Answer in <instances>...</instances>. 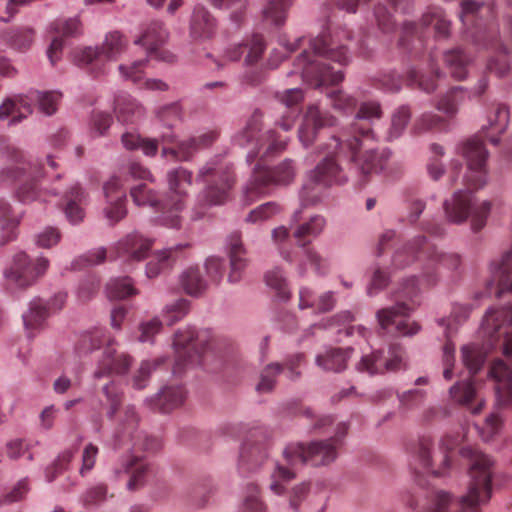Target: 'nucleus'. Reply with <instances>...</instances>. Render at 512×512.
<instances>
[{
  "mask_svg": "<svg viewBox=\"0 0 512 512\" xmlns=\"http://www.w3.org/2000/svg\"><path fill=\"white\" fill-rule=\"evenodd\" d=\"M193 174L183 167L169 170L166 175L169 195L162 207L161 223L169 228H179L180 213L185 207L188 189L192 185Z\"/></svg>",
  "mask_w": 512,
  "mask_h": 512,
  "instance_id": "nucleus-14",
  "label": "nucleus"
},
{
  "mask_svg": "<svg viewBox=\"0 0 512 512\" xmlns=\"http://www.w3.org/2000/svg\"><path fill=\"white\" fill-rule=\"evenodd\" d=\"M103 392L109 403L107 417L109 419L116 418L117 421L113 435L114 448L131 444L133 450L132 453L119 460L118 465L114 468V473L118 478L123 474L128 475L127 489L134 491L143 486L150 469L147 461L135 452L138 450L155 451L160 447V443L156 438L148 437L138 430V414L132 405L121 407L122 393L114 382L105 385Z\"/></svg>",
  "mask_w": 512,
  "mask_h": 512,
  "instance_id": "nucleus-2",
  "label": "nucleus"
},
{
  "mask_svg": "<svg viewBox=\"0 0 512 512\" xmlns=\"http://www.w3.org/2000/svg\"><path fill=\"white\" fill-rule=\"evenodd\" d=\"M510 111L507 105L493 102L486 108V124L482 126L485 137L494 145L500 141L509 124Z\"/></svg>",
  "mask_w": 512,
  "mask_h": 512,
  "instance_id": "nucleus-34",
  "label": "nucleus"
},
{
  "mask_svg": "<svg viewBox=\"0 0 512 512\" xmlns=\"http://www.w3.org/2000/svg\"><path fill=\"white\" fill-rule=\"evenodd\" d=\"M130 195L136 205L149 206L162 212L163 204L160 203L158 193L149 188L147 184L131 187Z\"/></svg>",
  "mask_w": 512,
  "mask_h": 512,
  "instance_id": "nucleus-52",
  "label": "nucleus"
},
{
  "mask_svg": "<svg viewBox=\"0 0 512 512\" xmlns=\"http://www.w3.org/2000/svg\"><path fill=\"white\" fill-rule=\"evenodd\" d=\"M261 126L262 114L259 111H255L245 127L237 132L233 138L234 143L238 146H252L247 156L250 162L258 157L262 151V156H268L284 150L287 145V138L278 135L273 130L268 131L265 138L259 137Z\"/></svg>",
  "mask_w": 512,
  "mask_h": 512,
  "instance_id": "nucleus-13",
  "label": "nucleus"
},
{
  "mask_svg": "<svg viewBox=\"0 0 512 512\" xmlns=\"http://www.w3.org/2000/svg\"><path fill=\"white\" fill-rule=\"evenodd\" d=\"M459 151L467 164V173L464 176L466 189L455 191L451 198L444 201L443 209L447 220L451 223L460 224L471 217V227L477 232L485 226L491 210L489 201L477 203L473 195L487 183L488 151L483 141L478 138L464 142Z\"/></svg>",
  "mask_w": 512,
  "mask_h": 512,
  "instance_id": "nucleus-3",
  "label": "nucleus"
},
{
  "mask_svg": "<svg viewBox=\"0 0 512 512\" xmlns=\"http://www.w3.org/2000/svg\"><path fill=\"white\" fill-rule=\"evenodd\" d=\"M87 195L78 185H73L64 196V212L68 221L72 224L80 223L84 218L83 205Z\"/></svg>",
  "mask_w": 512,
  "mask_h": 512,
  "instance_id": "nucleus-44",
  "label": "nucleus"
},
{
  "mask_svg": "<svg viewBox=\"0 0 512 512\" xmlns=\"http://www.w3.org/2000/svg\"><path fill=\"white\" fill-rule=\"evenodd\" d=\"M326 226V220L321 215H313L307 222L300 224L293 236L297 241L298 246L304 248L306 259L313 266L318 274H325L329 269L328 261L322 258L316 251L311 248H306L310 243L309 238H316L319 236Z\"/></svg>",
  "mask_w": 512,
  "mask_h": 512,
  "instance_id": "nucleus-22",
  "label": "nucleus"
},
{
  "mask_svg": "<svg viewBox=\"0 0 512 512\" xmlns=\"http://www.w3.org/2000/svg\"><path fill=\"white\" fill-rule=\"evenodd\" d=\"M423 263L421 273V282L416 276H412L401 284L400 296L413 302V298L420 291V285L431 287L438 281L436 266L440 265L450 270H455L460 266L461 259L455 253H443L437 247L431 244L425 236H418L398 248L392 257V266L394 269H405L415 263Z\"/></svg>",
  "mask_w": 512,
  "mask_h": 512,
  "instance_id": "nucleus-5",
  "label": "nucleus"
},
{
  "mask_svg": "<svg viewBox=\"0 0 512 512\" xmlns=\"http://www.w3.org/2000/svg\"><path fill=\"white\" fill-rule=\"evenodd\" d=\"M335 124L336 118L334 116L322 111L316 104L310 105L298 131L299 140L304 147H309L315 141L321 128L334 126Z\"/></svg>",
  "mask_w": 512,
  "mask_h": 512,
  "instance_id": "nucleus-26",
  "label": "nucleus"
},
{
  "mask_svg": "<svg viewBox=\"0 0 512 512\" xmlns=\"http://www.w3.org/2000/svg\"><path fill=\"white\" fill-rule=\"evenodd\" d=\"M277 98L289 109V111L277 121V125L284 131H289L294 126L299 115L297 106L304 98L303 91L300 88L287 89L282 93H277Z\"/></svg>",
  "mask_w": 512,
  "mask_h": 512,
  "instance_id": "nucleus-41",
  "label": "nucleus"
},
{
  "mask_svg": "<svg viewBox=\"0 0 512 512\" xmlns=\"http://www.w3.org/2000/svg\"><path fill=\"white\" fill-rule=\"evenodd\" d=\"M428 28H432L435 35L438 37H447L449 35L450 21L446 19L441 8L434 7L429 9V11L422 16L419 25L413 22L405 23L401 43L404 44L405 37L409 35L416 34L419 37H422V30Z\"/></svg>",
  "mask_w": 512,
  "mask_h": 512,
  "instance_id": "nucleus-29",
  "label": "nucleus"
},
{
  "mask_svg": "<svg viewBox=\"0 0 512 512\" xmlns=\"http://www.w3.org/2000/svg\"><path fill=\"white\" fill-rule=\"evenodd\" d=\"M482 330L491 343L503 338L504 354L512 357V306L489 310L484 317ZM489 373L497 382V406L501 409L512 408V367L498 359L493 362Z\"/></svg>",
  "mask_w": 512,
  "mask_h": 512,
  "instance_id": "nucleus-7",
  "label": "nucleus"
},
{
  "mask_svg": "<svg viewBox=\"0 0 512 512\" xmlns=\"http://www.w3.org/2000/svg\"><path fill=\"white\" fill-rule=\"evenodd\" d=\"M441 78L438 67L430 64V75L420 74L416 69H410L407 72L406 83L410 87H418L419 89L431 93L437 88V80Z\"/></svg>",
  "mask_w": 512,
  "mask_h": 512,
  "instance_id": "nucleus-45",
  "label": "nucleus"
},
{
  "mask_svg": "<svg viewBox=\"0 0 512 512\" xmlns=\"http://www.w3.org/2000/svg\"><path fill=\"white\" fill-rule=\"evenodd\" d=\"M157 118L167 128L171 129L182 120V109L179 103H171L157 111Z\"/></svg>",
  "mask_w": 512,
  "mask_h": 512,
  "instance_id": "nucleus-63",
  "label": "nucleus"
},
{
  "mask_svg": "<svg viewBox=\"0 0 512 512\" xmlns=\"http://www.w3.org/2000/svg\"><path fill=\"white\" fill-rule=\"evenodd\" d=\"M352 351V348H330L319 353L315 358V363L324 371L341 372L346 369Z\"/></svg>",
  "mask_w": 512,
  "mask_h": 512,
  "instance_id": "nucleus-42",
  "label": "nucleus"
},
{
  "mask_svg": "<svg viewBox=\"0 0 512 512\" xmlns=\"http://www.w3.org/2000/svg\"><path fill=\"white\" fill-rule=\"evenodd\" d=\"M444 61L451 75L457 80H463L467 76V66L470 57L460 48L445 52Z\"/></svg>",
  "mask_w": 512,
  "mask_h": 512,
  "instance_id": "nucleus-48",
  "label": "nucleus"
},
{
  "mask_svg": "<svg viewBox=\"0 0 512 512\" xmlns=\"http://www.w3.org/2000/svg\"><path fill=\"white\" fill-rule=\"evenodd\" d=\"M198 178L206 183V188L192 210L194 220L202 218L211 206L223 205L235 182L232 164L220 157L209 160L199 170Z\"/></svg>",
  "mask_w": 512,
  "mask_h": 512,
  "instance_id": "nucleus-8",
  "label": "nucleus"
},
{
  "mask_svg": "<svg viewBox=\"0 0 512 512\" xmlns=\"http://www.w3.org/2000/svg\"><path fill=\"white\" fill-rule=\"evenodd\" d=\"M66 293L59 292L53 298L44 302L40 298H35L30 302L29 310L23 314L24 326L28 330L39 328L49 317L51 312L62 309L66 301Z\"/></svg>",
  "mask_w": 512,
  "mask_h": 512,
  "instance_id": "nucleus-30",
  "label": "nucleus"
},
{
  "mask_svg": "<svg viewBox=\"0 0 512 512\" xmlns=\"http://www.w3.org/2000/svg\"><path fill=\"white\" fill-rule=\"evenodd\" d=\"M167 39L168 32L162 22L152 21L145 27L141 36L135 40V44L143 46L149 57L173 63L176 56L172 52L161 48Z\"/></svg>",
  "mask_w": 512,
  "mask_h": 512,
  "instance_id": "nucleus-25",
  "label": "nucleus"
},
{
  "mask_svg": "<svg viewBox=\"0 0 512 512\" xmlns=\"http://www.w3.org/2000/svg\"><path fill=\"white\" fill-rule=\"evenodd\" d=\"M215 29L216 20L209 10L202 5H196L190 19V37L197 41L207 40L214 35Z\"/></svg>",
  "mask_w": 512,
  "mask_h": 512,
  "instance_id": "nucleus-36",
  "label": "nucleus"
},
{
  "mask_svg": "<svg viewBox=\"0 0 512 512\" xmlns=\"http://www.w3.org/2000/svg\"><path fill=\"white\" fill-rule=\"evenodd\" d=\"M49 267L45 257L31 259L25 252L16 253L10 266L5 270V278L9 285L26 288L42 277Z\"/></svg>",
  "mask_w": 512,
  "mask_h": 512,
  "instance_id": "nucleus-20",
  "label": "nucleus"
},
{
  "mask_svg": "<svg viewBox=\"0 0 512 512\" xmlns=\"http://www.w3.org/2000/svg\"><path fill=\"white\" fill-rule=\"evenodd\" d=\"M293 1L294 0H269L262 11L263 19L275 26L283 25Z\"/></svg>",
  "mask_w": 512,
  "mask_h": 512,
  "instance_id": "nucleus-50",
  "label": "nucleus"
},
{
  "mask_svg": "<svg viewBox=\"0 0 512 512\" xmlns=\"http://www.w3.org/2000/svg\"><path fill=\"white\" fill-rule=\"evenodd\" d=\"M265 281L270 288L275 290L280 299L286 300L290 297L286 278L280 268H274L268 271L265 275Z\"/></svg>",
  "mask_w": 512,
  "mask_h": 512,
  "instance_id": "nucleus-60",
  "label": "nucleus"
},
{
  "mask_svg": "<svg viewBox=\"0 0 512 512\" xmlns=\"http://www.w3.org/2000/svg\"><path fill=\"white\" fill-rule=\"evenodd\" d=\"M297 170L293 160L285 159L273 168H267L258 164L253 172L250 182L247 184L244 196L245 203L251 204L256 198L267 194L271 185H288L295 176Z\"/></svg>",
  "mask_w": 512,
  "mask_h": 512,
  "instance_id": "nucleus-17",
  "label": "nucleus"
},
{
  "mask_svg": "<svg viewBox=\"0 0 512 512\" xmlns=\"http://www.w3.org/2000/svg\"><path fill=\"white\" fill-rule=\"evenodd\" d=\"M462 100L463 92L461 87H454L441 96L436 104V108L448 117H453L457 113L458 106Z\"/></svg>",
  "mask_w": 512,
  "mask_h": 512,
  "instance_id": "nucleus-56",
  "label": "nucleus"
},
{
  "mask_svg": "<svg viewBox=\"0 0 512 512\" xmlns=\"http://www.w3.org/2000/svg\"><path fill=\"white\" fill-rule=\"evenodd\" d=\"M61 93L57 91H35L27 96H13L6 98L0 106V119H10V124H18L32 113L33 101L38 103L42 113L50 116L57 111Z\"/></svg>",
  "mask_w": 512,
  "mask_h": 512,
  "instance_id": "nucleus-15",
  "label": "nucleus"
},
{
  "mask_svg": "<svg viewBox=\"0 0 512 512\" xmlns=\"http://www.w3.org/2000/svg\"><path fill=\"white\" fill-rule=\"evenodd\" d=\"M268 456V444L263 441L248 439L241 447L239 465L246 470L260 466Z\"/></svg>",
  "mask_w": 512,
  "mask_h": 512,
  "instance_id": "nucleus-39",
  "label": "nucleus"
},
{
  "mask_svg": "<svg viewBox=\"0 0 512 512\" xmlns=\"http://www.w3.org/2000/svg\"><path fill=\"white\" fill-rule=\"evenodd\" d=\"M106 290L108 297L112 299H124L138 293L129 277L111 279Z\"/></svg>",
  "mask_w": 512,
  "mask_h": 512,
  "instance_id": "nucleus-55",
  "label": "nucleus"
},
{
  "mask_svg": "<svg viewBox=\"0 0 512 512\" xmlns=\"http://www.w3.org/2000/svg\"><path fill=\"white\" fill-rule=\"evenodd\" d=\"M405 365L404 349L398 344H393L389 346L387 352L378 350L363 356L357 364V370L374 375L398 371Z\"/></svg>",
  "mask_w": 512,
  "mask_h": 512,
  "instance_id": "nucleus-23",
  "label": "nucleus"
},
{
  "mask_svg": "<svg viewBox=\"0 0 512 512\" xmlns=\"http://www.w3.org/2000/svg\"><path fill=\"white\" fill-rule=\"evenodd\" d=\"M266 43L263 36L254 34L241 43L226 48L219 59H215L217 69L224 68L228 63L239 61L244 56L245 66L257 64L263 56Z\"/></svg>",
  "mask_w": 512,
  "mask_h": 512,
  "instance_id": "nucleus-24",
  "label": "nucleus"
},
{
  "mask_svg": "<svg viewBox=\"0 0 512 512\" xmlns=\"http://www.w3.org/2000/svg\"><path fill=\"white\" fill-rule=\"evenodd\" d=\"M173 248L165 249L157 253L146 266V275L148 278L157 277L161 272L169 269L173 262Z\"/></svg>",
  "mask_w": 512,
  "mask_h": 512,
  "instance_id": "nucleus-54",
  "label": "nucleus"
},
{
  "mask_svg": "<svg viewBox=\"0 0 512 512\" xmlns=\"http://www.w3.org/2000/svg\"><path fill=\"white\" fill-rule=\"evenodd\" d=\"M449 394L454 402L466 407L473 414H479L485 405L484 400L478 397L472 380L457 382L450 388Z\"/></svg>",
  "mask_w": 512,
  "mask_h": 512,
  "instance_id": "nucleus-38",
  "label": "nucleus"
},
{
  "mask_svg": "<svg viewBox=\"0 0 512 512\" xmlns=\"http://www.w3.org/2000/svg\"><path fill=\"white\" fill-rule=\"evenodd\" d=\"M495 17L493 4L464 0L461 3L460 20L464 26L465 37L475 45L491 49L497 53L487 63V70L498 77L505 76L510 70L506 48L498 38V31L492 20Z\"/></svg>",
  "mask_w": 512,
  "mask_h": 512,
  "instance_id": "nucleus-6",
  "label": "nucleus"
},
{
  "mask_svg": "<svg viewBox=\"0 0 512 512\" xmlns=\"http://www.w3.org/2000/svg\"><path fill=\"white\" fill-rule=\"evenodd\" d=\"M19 221V217L13 213L11 205L5 199L0 198V229L6 233V241L13 238V232Z\"/></svg>",
  "mask_w": 512,
  "mask_h": 512,
  "instance_id": "nucleus-57",
  "label": "nucleus"
},
{
  "mask_svg": "<svg viewBox=\"0 0 512 512\" xmlns=\"http://www.w3.org/2000/svg\"><path fill=\"white\" fill-rule=\"evenodd\" d=\"M189 310V302L186 299H178L165 306L162 316L168 325H173L185 317Z\"/></svg>",
  "mask_w": 512,
  "mask_h": 512,
  "instance_id": "nucleus-62",
  "label": "nucleus"
},
{
  "mask_svg": "<svg viewBox=\"0 0 512 512\" xmlns=\"http://www.w3.org/2000/svg\"><path fill=\"white\" fill-rule=\"evenodd\" d=\"M114 111L119 122L135 123L144 114L143 107L127 93H120L115 98Z\"/></svg>",
  "mask_w": 512,
  "mask_h": 512,
  "instance_id": "nucleus-43",
  "label": "nucleus"
},
{
  "mask_svg": "<svg viewBox=\"0 0 512 512\" xmlns=\"http://www.w3.org/2000/svg\"><path fill=\"white\" fill-rule=\"evenodd\" d=\"M34 32L29 28H19L7 34L9 44L18 50H26L33 41Z\"/></svg>",
  "mask_w": 512,
  "mask_h": 512,
  "instance_id": "nucleus-64",
  "label": "nucleus"
},
{
  "mask_svg": "<svg viewBox=\"0 0 512 512\" xmlns=\"http://www.w3.org/2000/svg\"><path fill=\"white\" fill-rule=\"evenodd\" d=\"M462 360L471 375L477 373L485 361V354L475 345H467L462 348Z\"/></svg>",
  "mask_w": 512,
  "mask_h": 512,
  "instance_id": "nucleus-61",
  "label": "nucleus"
},
{
  "mask_svg": "<svg viewBox=\"0 0 512 512\" xmlns=\"http://www.w3.org/2000/svg\"><path fill=\"white\" fill-rule=\"evenodd\" d=\"M228 255L230 260L228 281L235 284L241 281L248 266L247 251L237 231L231 233L228 238Z\"/></svg>",
  "mask_w": 512,
  "mask_h": 512,
  "instance_id": "nucleus-35",
  "label": "nucleus"
},
{
  "mask_svg": "<svg viewBox=\"0 0 512 512\" xmlns=\"http://www.w3.org/2000/svg\"><path fill=\"white\" fill-rule=\"evenodd\" d=\"M338 448L329 440L313 441L309 444L288 445L283 454L290 465L310 464L324 466L332 463L338 456Z\"/></svg>",
  "mask_w": 512,
  "mask_h": 512,
  "instance_id": "nucleus-19",
  "label": "nucleus"
},
{
  "mask_svg": "<svg viewBox=\"0 0 512 512\" xmlns=\"http://www.w3.org/2000/svg\"><path fill=\"white\" fill-rule=\"evenodd\" d=\"M173 346V374L180 375L186 368L203 363L210 351L216 349L217 339L210 330H195L189 327L175 334Z\"/></svg>",
  "mask_w": 512,
  "mask_h": 512,
  "instance_id": "nucleus-9",
  "label": "nucleus"
},
{
  "mask_svg": "<svg viewBox=\"0 0 512 512\" xmlns=\"http://www.w3.org/2000/svg\"><path fill=\"white\" fill-rule=\"evenodd\" d=\"M470 483L466 495L456 499L449 492L435 490L424 496L409 495L405 502L414 512H480L492 495V460L485 454L472 453Z\"/></svg>",
  "mask_w": 512,
  "mask_h": 512,
  "instance_id": "nucleus-4",
  "label": "nucleus"
},
{
  "mask_svg": "<svg viewBox=\"0 0 512 512\" xmlns=\"http://www.w3.org/2000/svg\"><path fill=\"white\" fill-rule=\"evenodd\" d=\"M329 188L328 185H321L309 173L300 192L301 206H313L318 204L324 196V191Z\"/></svg>",
  "mask_w": 512,
  "mask_h": 512,
  "instance_id": "nucleus-51",
  "label": "nucleus"
},
{
  "mask_svg": "<svg viewBox=\"0 0 512 512\" xmlns=\"http://www.w3.org/2000/svg\"><path fill=\"white\" fill-rule=\"evenodd\" d=\"M103 192L106 199L104 215L110 224H115L122 220L127 213L126 192L123 188L120 178L113 176L103 186Z\"/></svg>",
  "mask_w": 512,
  "mask_h": 512,
  "instance_id": "nucleus-27",
  "label": "nucleus"
},
{
  "mask_svg": "<svg viewBox=\"0 0 512 512\" xmlns=\"http://www.w3.org/2000/svg\"><path fill=\"white\" fill-rule=\"evenodd\" d=\"M104 341L107 342V347L103 359L94 372V377L99 379L112 373L119 375L126 373L131 365V357L127 354H117L112 348V341L106 338L102 328H96L83 334L77 344V349L81 353L91 352L99 348Z\"/></svg>",
  "mask_w": 512,
  "mask_h": 512,
  "instance_id": "nucleus-16",
  "label": "nucleus"
},
{
  "mask_svg": "<svg viewBox=\"0 0 512 512\" xmlns=\"http://www.w3.org/2000/svg\"><path fill=\"white\" fill-rule=\"evenodd\" d=\"M121 143L127 150L141 149L149 157H154L158 152V140L143 138L136 132H125L121 136Z\"/></svg>",
  "mask_w": 512,
  "mask_h": 512,
  "instance_id": "nucleus-47",
  "label": "nucleus"
},
{
  "mask_svg": "<svg viewBox=\"0 0 512 512\" xmlns=\"http://www.w3.org/2000/svg\"><path fill=\"white\" fill-rule=\"evenodd\" d=\"M448 128V121L432 112H425L417 117L413 123L412 131L414 134L426 132H442Z\"/></svg>",
  "mask_w": 512,
  "mask_h": 512,
  "instance_id": "nucleus-49",
  "label": "nucleus"
},
{
  "mask_svg": "<svg viewBox=\"0 0 512 512\" xmlns=\"http://www.w3.org/2000/svg\"><path fill=\"white\" fill-rule=\"evenodd\" d=\"M344 138L348 162L353 163L360 174L368 176L385 169L390 157L389 151L369 147L368 142L372 139H360L358 136L351 139L346 133H344Z\"/></svg>",
  "mask_w": 512,
  "mask_h": 512,
  "instance_id": "nucleus-18",
  "label": "nucleus"
},
{
  "mask_svg": "<svg viewBox=\"0 0 512 512\" xmlns=\"http://www.w3.org/2000/svg\"><path fill=\"white\" fill-rule=\"evenodd\" d=\"M471 309L470 305L454 304L449 318L440 320L439 324L445 326L447 340L457 327L468 319Z\"/></svg>",
  "mask_w": 512,
  "mask_h": 512,
  "instance_id": "nucleus-53",
  "label": "nucleus"
},
{
  "mask_svg": "<svg viewBox=\"0 0 512 512\" xmlns=\"http://www.w3.org/2000/svg\"><path fill=\"white\" fill-rule=\"evenodd\" d=\"M352 33L346 27L335 28L323 32L315 38L299 37L291 44H283L288 52L302 49L294 61L292 73L300 74L309 86H322L340 83L343 78L342 70H333L326 62L333 61L339 65H347L350 56L348 42Z\"/></svg>",
  "mask_w": 512,
  "mask_h": 512,
  "instance_id": "nucleus-1",
  "label": "nucleus"
},
{
  "mask_svg": "<svg viewBox=\"0 0 512 512\" xmlns=\"http://www.w3.org/2000/svg\"><path fill=\"white\" fill-rule=\"evenodd\" d=\"M185 397L186 392L182 386H166L149 401V405L154 410L167 413L181 406Z\"/></svg>",
  "mask_w": 512,
  "mask_h": 512,
  "instance_id": "nucleus-40",
  "label": "nucleus"
},
{
  "mask_svg": "<svg viewBox=\"0 0 512 512\" xmlns=\"http://www.w3.org/2000/svg\"><path fill=\"white\" fill-rule=\"evenodd\" d=\"M14 166L6 167L0 172V182H19L16 198L22 203H30L41 197L39 180L45 176L42 164H32L24 159L22 151L15 147L8 148Z\"/></svg>",
  "mask_w": 512,
  "mask_h": 512,
  "instance_id": "nucleus-11",
  "label": "nucleus"
},
{
  "mask_svg": "<svg viewBox=\"0 0 512 512\" xmlns=\"http://www.w3.org/2000/svg\"><path fill=\"white\" fill-rule=\"evenodd\" d=\"M51 31L57 36L52 39L48 48L47 55L52 64L58 60V53L63 47L61 36H75L81 32V25L78 19H58L51 24Z\"/></svg>",
  "mask_w": 512,
  "mask_h": 512,
  "instance_id": "nucleus-37",
  "label": "nucleus"
},
{
  "mask_svg": "<svg viewBox=\"0 0 512 512\" xmlns=\"http://www.w3.org/2000/svg\"><path fill=\"white\" fill-rule=\"evenodd\" d=\"M412 309L410 303L397 302L392 307L378 310L376 318L381 330L395 336H412L418 333L420 326L407 318Z\"/></svg>",
  "mask_w": 512,
  "mask_h": 512,
  "instance_id": "nucleus-21",
  "label": "nucleus"
},
{
  "mask_svg": "<svg viewBox=\"0 0 512 512\" xmlns=\"http://www.w3.org/2000/svg\"><path fill=\"white\" fill-rule=\"evenodd\" d=\"M180 284L186 294L195 297L202 295L208 288V283L198 267H189L183 271Z\"/></svg>",
  "mask_w": 512,
  "mask_h": 512,
  "instance_id": "nucleus-46",
  "label": "nucleus"
},
{
  "mask_svg": "<svg viewBox=\"0 0 512 512\" xmlns=\"http://www.w3.org/2000/svg\"><path fill=\"white\" fill-rule=\"evenodd\" d=\"M319 153L324 158L309 173L320 182L321 185H341L347 181V175L342 168L343 161L348 162L345 149L344 133L339 137L332 136L327 142L319 146Z\"/></svg>",
  "mask_w": 512,
  "mask_h": 512,
  "instance_id": "nucleus-12",
  "label": "nucleus"
},
{
  "mask_svg": "<svg viewBox=\"0 0 512 512\" xmlns=\"http://www.w3.org/2000/svg\"><path fill=\"white\" fill-rule=\"evenodd\" d=\"M239 512H266V506L260 497V490L256 484L250 483L247 485Z\"/></svg>",
  "mask_w": 512,
  "mask_h": 512,
  "instance_id": "nucleus-58",
  "label": "nucleus"
},
{
  "mask_svg": "<svg viewBox=\"0 0 512 512\" xmlns=\"http://www.w3.org/2000/svg\"><path fill=\"white\" fill-rule=\"evenodd\" d=\"M411 117L408 106H400L392 115L391 126L388 130V140L399 138L404 132Z\"/></svg>",
  "mask_w": 512,
  "mask_h": 512,
  "instance_id": "nucleus-59",
  "label": "nucleus"
},
{
  "mask_svg": "<svg viewBox=\"0 0 512 512\" xmlns=\"http://www.w3.org/2000/svg\"><path fill=\"white\" fill-rule=\"evenodd\" d=\"M127 46V40L118 32H110L106 35L105 41L100 51L91 47H86L75 55V61L78 65H88L94 61H98L101 55L108 59H115Z\"/></svg>",
  "mask_w": 512,
  "mask_h": 512,
  "instance_id": "nucleus-28",
  "label": "nucleus"
},
{
  "mask_svg": "<svg viewBox=\"0 0 512 512\" xmlns=\"http://www.w3.org/2000/svg\"><path fill=\"white\" fill-rule=\"evenodd\" d=\"M382 117V109L379 102L367 101L360 104L355 121L352 123L350 132H345L348 137L354 139L358 136L360 139H374L371 123Z\"/></svg>",
  "mask_w": 512,
  "mask_h": 512,
  "instance_id": "nucleus-33",
  "label": "nucleus"
},
{
  "mask_svg": "<svg viewBox=\"0 0 512 512\" xmlns=\"http://www.w3.org/2000/svg\"><path fill=\"white\" fill-rule=\"evenodd\" d=\"M152 247V240L139 233H131L120 239L114 246L116 257L126 263L142 261Z\"/></svg>",
  "mask_w": 512,
  "mask_h": 512,
  "instance_id": "nucleus-31",
  "label": "nucleus"
},
{
  "mask_svg": "<svg viewBox=\"0 0 512 512\" xmlns=\"http://www.w3.org/2000/svg\"><path fill=\"white\" fill-rule=\"evenodd\" d=\"M218 138L216 131H208L201 135L181 141L176 147H163L162 157H171L175 161H188L198 150L209 147Z\"/></svg>",
  "mask_w": 512,
  "mask_h": 512,
  "instance_id": "nucleus-32",
  "label": "nucleus"
},
{
  "mask_svg": "<svg viewBox=\"0 0 512 512\" xmlns=\"http://www.w3.org/2000/svg\"><path fill=\"white\" fill-rule=\"evenodd\" d=\"M459 441L458 435L446 434L436 450L432 438L422 436L414 448L410 467L416 474L427 472L434 476H444L451 466L450 452Z\"/></svg>",
  "mask_w": 512,
  "mask_h": 512,
  "instance_id": "nucleus-10",
  "label": "nucleus"
}]
</instances>
